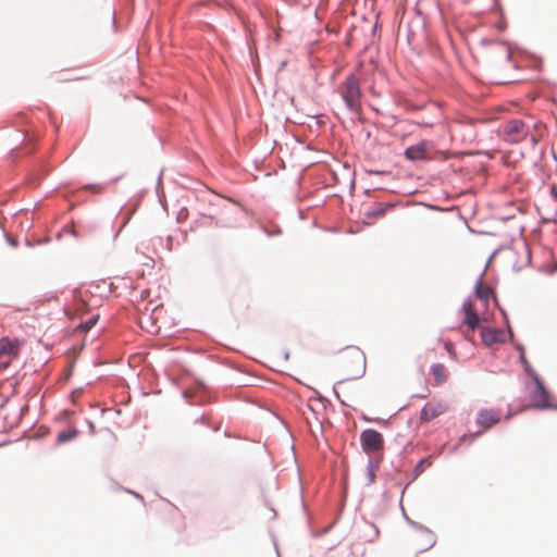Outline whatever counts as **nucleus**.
I'll return each instance as SVG.
<instances>
[{
	"label": "nucleus",
	"instance_id": "obj_1",
	"mask_svg": "<svg viewBox=\"0 0 557 557\" xmlns=\"http://www.w3.org/2000/svg\"><path fill=\"white\" fill-rule=\"evenodd\" d=\"M337 366L346 379H359L366 372V355L359 347L349 346L339 351Z\"/></svg>",
	"mask_w": 557,
	"mask_h": 557
},
{
	"label": "nucleus",
	"instance_id": "obj_2",
	"mask_svg": "<svg viewBox=\"0 0 557 557\" xmlns=\"http://www.w3.org/2000/svg\"><path fill=\"white\" fill-rule=\"evenodd\" d=\"M338 92L349 110L354 112H359L361 110L360 83L355 75L346 77V79L338 86Z\"/></svg>",
	"mask_w": 557,
	"mask_h": 557
},
{
	"label": "nucleus",
	"instance_id": "obj_3",
	"mask_svg": "<svg viewBox=\"0 0 557 557\" xmlns=\"http://www.w3.org/2000/svg\"><path fill=\"white\" fill-rule=\"evenodd\" d=\"M22 342L20 339H10L3 337L0 339V366L5 369L15 359L21 350Z\"/></svg>",
	"mask_w": 557,
	"mask_h": 557
},
{
	"label": "nucleus",
	"instance_id": "obj_4",
	"mask_svg": "<svg viewBox=\"0 0 557 557\" xmlns=\"http://www.w3.org/2000/svg\"><path fill=\"white\" fill-rule=\"evenodd\" d=\"M529 133V127L521 120H510L503 126V134L506 140L510 143L522 141Z\"/></svg>",
	"mask_w": 557,
	"mask_h": 557
},
{
	"label": "nucleus",
	"instance_id": "obj_5",
	"mask_svg": "<svg viewBox=\"0 0 557 557\" xmlns=\"http://www.w3.org/2000/svg\"><path fill=\"white\" fill-rule=\"evenodd\" d=\"M530 376L533 379L535 389L531 395V404L533 407L544 409L550 407L548 392L542 380L534 370H530Z\"/></svg>",
	"mask_w": 557,
	"mask_h": 557
},
{
	"label": "nucleus",
	"instance_id": "obj_6",
	"mask_svg": "<svg viewBox=\"0 0 557 557\" xmlns=\"http://www.w3.org/2000/svg\"><path fill=\"white\" fill-rule=\"evenodd\" d=\"M360 442L362 449L367 454L379 453L384 447V440L382 434L373 429H367L362 431L360 435Z\"/></svg>",
	"mask_w": 557,
	"mask_h": 557
},
{
	"label": "nucleus",
	"instance_id": "obj_7",
	"mask_svg": "<svg viewBox=\"0 0 557 557\" xmlns=\"http://www.w3.org/2000/svg\"><path fill=\"white\" fill-rule=\"evenodd\" d=\"M447 409L448 406L444 401H429L422 408L420 418L422 421L429 422L445 413Z\"/></svg>",
	"mask_w": 557,
	"mask_h": 557
},
{
	"label": "nucleus",
	"instance_id": "obj_8",
	"mask_svg": "<svg viewBox=\"0 0 557 557\" xmlns=\"http://www.w3.org/2000/svg\"><path fill=\"white\" fill-rule=\"evenodd\" d=\"M481 338L485 346L500 344L506 342V334L500 329L481 327Z\"/></svg>",
	"mask_w": 557,
	"mask_h": 557
},
{
	"label": "nucleus",
	"instance_id": "obj_9",
	"mask_svg": "<svg viewBox=\"0 0 557 557\" xmlns=\"http://www.w3.org/2000/svg\"><path fill=\"white\" fill-rule=\"evenodd\" d=\"M462 311L465 314L463 324L467 325L470 331H474L479 327L480 317L471 301H466L463 304Z\"/></svg>",
	"mask_w": 557,
	"mask_h": 557
},
{
	"label": "nucleus",
	"instance_id": "obj_10",
	"mask_svg": "<svg viewBox=\"0 0 557 557\" xmlns=\"http://www.w3.org/2000/svg\"><path fill=\"white\" fill-rule=\"evenodd\" d=\"M500 421V414L494 410L483 409L479 411L476 422L487 430Z\"/></svg>",
	"mask_w": 557,
	"mask_h": 557
},
{
	"label": "nucleus",
	"instance_id": "obj_11",
	"mask_svg": "<svg viewBox=\"0 0 557 557\" xmlns=\"http://www.w3.org/2000/svg\"><path fill=\"white\" fill-rule=\"evenodd\" d=\"M405 156L411 161L423 160L426 158V146L424 143H420L414 146H410L406 149Z\"/></svg>",
	"mask_w": 557,
	"mask_h": 557
},
{
	"label": "nucleus",
	"instance_id": "obj_12",
	"mask_svg": "<svg viewBox=\"0 0 557 557\" xmlns=\"http://www.w3.org/2000/svg\"><path fill=\"white\" fill-rule=\"evenodd\" d=\"M432 375L434 377V383L436 385H441L447 380V370L444 364L436 363L433 364L431 368Z\"/></svg>",
	"mask_w": 557,
	"mask_h": 557
},
{
	"label": "nucleus",
	"instance_id": "obj_13",
	"mask_svg": "<svg viewBox=\"0 0 557 557\" xmlns=\"http://www.w3.org/2000/svg\"><path fill=\"white\" fill-rule=\"evenodd\" d=\"M78 433H79L78 430L75 428L61 431L58 434L57 443L64 444L66 442H70V441L74 440L78 435Z\"/></svg>",
	"mask_w": 557,
	"mask_h": 557
},
{
	"label": "nucleus",
	"instance_id": "obj_14",
	"mask_svg": "<svg viewBox=\"0 0 557 557\" xmlns=\"http://www.w3.org/2000/svg\"><path fill=\"white\" fill-rule=\"evenodd\" d=\"M491 294L492 289L480 280L475 285L476 297L483 301H487Z\"/></svg>",
	"mask_w": 557,
	"mask_h": 557
},
{
	"label": "nucleus",
	"instance_id": "obj_15",
	"mask_svg": "<svg viewBox=\"0 0 557 557\" xmlns=\"http://www.w3.org/2000/svg\"><path fill=\"white\" fill-rule=\"evenodd\" d=\"M385 212H386V208L383 207L382 205H380L377 208H375L371 211H368L366 213V216L369 219L382 218V216H384Z\"/></svg>",
	"mask_w": 557,
	"mask_h": 557
},
{
	"label": "nucleus",
	"instance_id": "obj_16",
	"mask_svg": "<svg viewBox=\"0 0 557 557\" xmlns=\"http://www.w3.org/2000/svg\"><path fill=\"white\" fill-rule=\"evenodd\" d=\"M367 476H368V483L372 484L375 480V466L371 461L369 462L368 468H367Z\"/></svg>",
	"mask_w": 557,
	"mask_h": 557
},
{
	"label": "nucleus",
	"instance_id": "obj_17",
	"mask_svg": "<svg viewBox=\"0 0 557 557\" xmlns=\"http://www.w3.org/2000/svg\"><path fill=\"white\" fill-rule=\"evenodd\" d=\"M97 320H98V317H92L88 321L79 324L78 329L84 331V332L89 331L96 324Z\"/></svg>",
	"mask_w": 557,
	"mask_h": 557
},
{
	"label": "nucleus",
	"instance_id": "obj_18",
	"mask_svg": "<svg viewBox=\"0 0 557 557\" xmlns=\"http://www.w3.org/2000/svg\"><path fill=\"white\" fill-rule=\"evenodd\" d=\"M520 360L522 362V366L525 370V372L530 375V370H533L532 367L530 366L529 361L527 360L524 354H521L520 356Z\"/></svg>",
	"mask_w": 557,
	"mask_h": 557
},
{
	"label": "nucleus",
	"instance_id": "obj_19",
	"mask_svg": "<svg viewBox=\"0 0 557 557\" xmlns=\"http://www.w3.org/2000/svg\"><path fill=\"white\" fill-rule=\"evenodd\" d=\"M506 57H507V59H509V58H510V53H509V51H507V50H506Z\"/></svg>",
	"mask_w": 557,
	"mask_h": 557
}]
</instances>
